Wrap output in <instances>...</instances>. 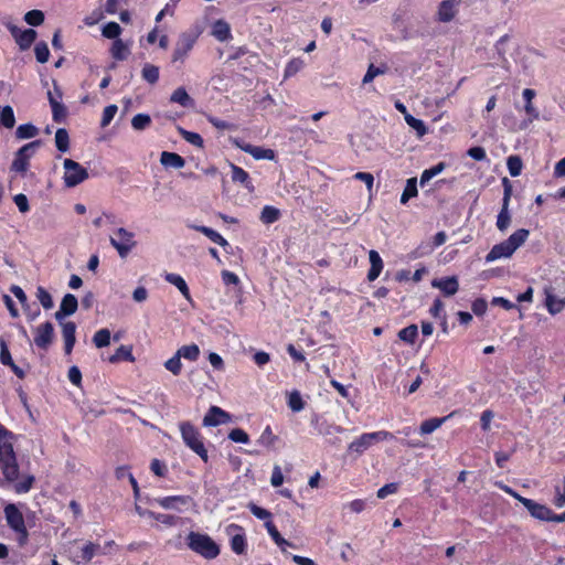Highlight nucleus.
Segmentation results:
<instances>
[{
  "label": "nucleus",
  "instance_id": "nucleus-36",
  "mask_svg": "<svg viewBox=\"0 0 565 565\" xmlns=\"http://www.w3.org/2000/svg\"><path fill=\"white\" fill-rule=\"evenodd\" d=\"M55 146L58 151L66 152L70 149L68 132L64 128H58L55 132Z\"/></svg>",
  "mask_w": 565,
  "mask_h": 565
},
{
  "label": "nucleus",
  "instance_id": "nucleus-46",
  "mask_svg": "<svg viewBox=\"0 0 565 565\" xmlns=\"http://www.w3.org/2000/svg\"><path fill=\"white\" fill-rule=\"evenodd\" d=\"M36 298L44 309L49 310L53 308L54 302L52 296L44 287L39 286L36 288Z\"/></svg>",
  "mask_w": 565,
  "mask_h": 565
},
{
  "label": "nucleus",
  "instance_id": "nucleus-57",
  "mask_svg": "<svg viewBox=\"0 0 565 565\" xmlns=\"http://www.w3.org/2000/svg\"><path fill=\"white\" fill-rule=\"evenodd\" d=\"M305 65L301 58H292L286 66L285 77H290L297 74Z\"/></svg>",
  "mask_w": 565,
  "mask_h": 565
},
{
  "label": "nucleus",
  "instance_id": "nucleus-53",
  "mask_svg": "<svg viewBox=\"0 0 565 565\" xmlns=\"http://www.w3.org/2000/svg\"><path fill=\"white\" fill-rule=\"evenodd\" d=\"M24 21L30 25L38 26L44 22V13L41 10L28 11Z\"/></svg>",
  "mask_w": 565,
  "mask_h": 565
},
{
  "label": "nucleus",
  "instance_id": "nucleus-4",
  "mask_svg": "<svg viewBox=\"0 0 565 565\" xmlns=\"http://www.w3.org/2000/svg\"><path fill=\"white\" fill-rule=\"evenodd\" d=\"M179 427L184 444L206 462L209 460L207 450L198 428L190 422H182Z\"/></svg>",
  "mask_w": 565,
  "mask_h": 565
},
{
  "label": "nucleus",
  "instance_id": "nucleus-34",
  "mask_svg": "<svg viewBox=\"0 0 565 565\" xmlns=\"http://www.w3.org/2000/svg\"><path fill=\"white\" fill-rule=\"evenodd\" d=\"M179 356L189 361H196L200 356V348L196 344L182 345L177 350Z\"/></svg>",
  "mask_w": 565,
  "mask_h": 565
},
{
  "label": "nucleus",
  "instance_id": "nucleus-21",
  "mask_svg": "<svg viewBox=\"0 0 565 565\" xmlns=\"http://www.w3.org/2000/svg\"><path fill=\"white\" fill-rule=\"evenodd\" d=\"M369 260L371 264V268L367 273V279L370 281H374L380 276L383 269V260L380 254L374 249L369 252Z\"/></svg>",
  "mask_w": 565,
  "mask_h": 565
},
{
  "label": "nucleus",
  "instance_id": "nucleus-29",
  "mask_svg": "<svg viewBox=\"0 0 565 565\" xmlns=\"http://www.w3.org/2000/svg\"><path fill=\"white\" fill-rule=\"evenodd\" d=\"M110 53L115 60L124 61L130 54V50L129 46L126 43H124L121 39H117L114 41L111 45Z\"/></svg>",
  "mask_w": 565,
  "mask_h": 565
},
{
  "label": "nucleus",
  "instance_id": "nucleus-48",
  "mask_svg": "<svg viewBox=\"0 0 565 565\" xmlns=\"http://www.w3.org/2000/svg\"><path fill=\"white\" fill-rule=\"evenodd\" d=\"M151 124V118L149 115L147 114H137L136 116H134V118L131 119V126L135 130H143L146 128H148Z\"/></svg>",
  "mask_w": 565,
  "mask_h": 565
},
{
  "label": "nucleus",
  "instance_id": "nucleus-14",
  "mask_svg": "<svg viewBox=\"0 0 565 565\" xmlns=\"http://www.w3.org/2000/svg\"><path fill=\"white\" fill-rule=\"evenodd\" d=\"M431 287L439 289L444 296L451 297L459 290V281L456 276L436 278L431 281Z\"/></svg>",
  "mask_w": 565,
  "mask_h": 565
},
{
  "label": "nucleus",
  "instance_id": "nucleus-62",
  "mask_svg": "<svg viewBox=\"0 0 565 565\" xmlns=\"http://www.w3.org/2000/svg\"><path fill=\"white\" fill-rule=\"evenodd\" d=\"M228 438L234 443L242 444H246L249 440L248 435L241 428H235L231 430V433L228 434Z\"/></svg>",
  "mask_w": 565,
  "mask_h": 565
},
{
  "label": "nucleus",
  "instance_id": "nucleus-54",
  "mask_svg": "<svg viewBox=\"0 0 565 565\" xmlns=\"http://www.w3.org/2000/svg\"><path fill=\"white\" fill-rule=\"evenodd\" d=\"M121 33V28L116 22H108L102 30L103 36L117 40Z\"/></svg>",
  "mask_w": 565,
  "mask_h": 565
},
{
  "label": "nucleus",
  "instance_id": "nucleus-44",
  "mask_svg": "<svg viewBox=\"0 0 565 565\" xmlns=\"http://www.w3.org/2000/svg\"><path fill=\"white\" fill-rule=\"evenodd\" d=\"M104 553L102 546L96 543L88 542L82 548V558L89 562L95 555Z\"/></svg>",
  "mask_w": 565,
  "mask_h": 565
},
{
  "label": "nucleus",
  "instance_id": "nucleus-6",
  "mask_svg": "<svg viewBox=\"0 0 565 565\" xmlns=\"http://www.w3.org/2000/svg\"><path fill=\"white\" fill-rule=\"evenodd\" d=\"M4 516L10 529L18 534L20 545H24L28 542L29 533L24 524L23 514L15 504L9 503L4 507Z\"/></svg>",
  "mask_w": 565,
  "mask_h": 565
},
{
  "label": "nucleus",
  "instance_id": "nucleus-43",
  "mask_svg": "<svg viewBox=\"0 0 565 565\" xmlns=\"http://www.w3.org/2000/svg\"><path fill=\"white\" fill-rule=\"evenodd\" d=\"M511 223V214L509 206H502L497 217V227L501 232H505Z\"/></svg>",
  "mask_w": 565,
  "mask_h": 565
},
{
  "label": "nucleus",
  "instance_id": "nucleus-61",
  "mask_svg": "<svg viewBox=\"0 0 565 565\" xmlns=\"http://www.w3.org/2000/svg\"><path fill=\"white\" fill-rule=\"evenodd\" d=\"M148 516L168 526L174 525L177 518L170 514L148 512Z\"/></svg>",
  "mask_w": 565,
  "mask_h": 565
},
{
  "label": "nucleus",
  "instance_id": "nucleus-41",
  "mask_svg": "<svg viewBox=\"0 0 565 565\" xmlns=\"http://www.w3.org/2000/svg\"><path fill=\"white\" fill-rule=\"evenodd\" d=\"M279 210L270 205H266L260 213V220L265 224L275 223L279 218Z\"/></svg>",
  "mask_w": 565,
  "mask_h": 565
},
{
  "label": "nucleus",
  "instance_id": "nucleus-58",
  "mask_svg": "<svg viewBox=\"0 0 565 565\" xmlns=\"http://www.w3.org/2000/svg\"><path fill=\"white\" fill-rule=\"evenodd\" d=\"M117 110H118V107L116 105H109V106L105 107V109L103 111L102 121H100V126L103 128L107 127L111 122Z\"/></svg>",
  "mask_w": 565,
  "mask_h": 565
},
{
  "label": "nucleus",
  "instance_id": "nucleus-22",
  "mask_svg": "<svg viewBox=\"0 0 565 565\" xmlns=\"http://www.w3.org/2000/svg\"><path fill=\"white\" fill-rule=\"evenodd\" d=\"M47 98L50 106L52 108V117L55 122H61L66 118L67 109L66 107L56 98L51 90L47 92Z\"/></svg>",
  "mask_w": 565,
  "mask_h": 565
},
{
  "label": "nucleus",
  "instance_id": "nucleus-50",
  "mask_svg": "<svg viewBox=\"0 0 565 565\" xmlns=\"http://www.w3.org/2000/svg\"><path fill=\"white\" fill-rule=\"evenodd\" d=\"M277 438L278 437L273 434L271 428L267 426L262 433L257 443L260 444L262 446H265L266 448H273Z\"/></svg>",
  "mask_w": 565,
  "mask_h": 565
},
{
  "label": "nucleus",
  "instance_id": "nucleus-35",
  "mask_svg": "<svg viewBox=\"0 0 565 565\" xmlns=\"http://www.w3.org/2000/svg\"><path fill=\"white\" fill-rule=\"evenodd\" d=\"M417 180L416 178H411L406 181V186L401 195V203L406 204L412 198L417 196Z\"/></svg>",
  "mask_w": 565,
  "mask_h": 565
},
{
  "label": "nucleus",
  "instance_id": "nucleus-33",
  "mask_svg": "<svg viewBox=\"0 0 565 565\" xmlns=\"http://www.w3.org/2000/svg\"><path fill=\"white\" fill-rule=\"evenodd\" d=\"M170 100L172 103H177L183 107H190L193 105V99L190 97V95L186 93V90L183 87L177 88L172 93Z\"/></svg>",
  "mask_w": 565,
  "mask_h": 565
},
{
  "label": "nucleus",
  "instance_id": "nucleus-42",
  "mask_svg": "<svg viewBox=\"0 0 565 565\" xmlns=\"http://www.w3.org/2000/svg\"><path fill=\"white\" fill-rule=\"evenodd\" d=\"M418 335V328L416 324H411L398 332V338L407 342L409 344H413Z\"/></svg>",
  "mask_w": 565,
  "mask_h": 565
},
{
  "label": "nucleus",
  "instance_id": "nucleus-7",
  "mask_svg": "<svg viewBox=\"0 0 565 565\" xmlns=\"http://www.w3.org/2000/svg\"><path fill=\"white\" fill-rule=\"evenodd\" d=\"M63 168V180L67 188H74L88 179V171L72 159H64Z\"/></svg>",
  "mask_w": 565,
  "mask_h": 565
},
{
  "label": "nucleus",
  "instance_id": "nucleus-63",
  "mask_svg": "<svg viewBox=\"0 0 565 565\" xmlns=\"http://www.w3.org/2000/svg\"><path fill=\"white\" fill-rule=\"evenodd\" d=\"M207 120L213 127H215L218 130H232L235 128V126L233 124L221 120L213 116H207Z\"/></svg>",
  "mask_w": 565,
  "mask_h": 565
},
{
  "label": "nucleus",
  "instance_id": "nucleus-16",
  "mask_svg": "<svg viewBox=\"0 0 565 565\" xmlns=\"http://www.w3.org/2000/svg\"><path fill=\"white\" fill-rule=\"evenodd\" d=\"M228 420L230 415L225 411L217 406H212L203 418V425L206 427H215L220 424H225Z\"/></svg>",
  "mask_w": 565,
  "mask_h": 565
},
{
  "label": "nucleus",
  "instance_id": "nucleus-26",
  "mask_svg": "<svg viewBox=\"0 0 565 565\" xmlns=\"http://www.w3.org/2000/svg\"><path fill=\"white\" fill-rule=\"evenodd\" d=\"M244 152L250 154L256 160L267 159V160H274L275 159V151L271 149H265L257 146H246L244 147Z\"/></svg>",
  "mask_w": 565,
  "mask_h": 565
},
{
  "label": "nucleus",
  "instance_id": "nucleus-25",
  "mask_svg": "<svg viewBox=\"0 0 565 565\" xmlns=\"http://www.w3.org/2000/svg\"><path fill=\"white\" fill-rule=\"evenodd\" d=\"M160 163L167 168L181 169L185 160L178 153L163 151L160 156Z\"/></svg>",
  "mask_w": 565,
  "mask_h": 565
},
{
  "label": "nucleus",
  "instance_id": "nucleus-32",
  "mask_svg": "<svg viewBox=\"0 0 565 565\" xmlns=\"http://www.w3.org/2000/svg\"><path fill=\"white\" fill-rule=\"evenodd\" d=\"M129 361V362H134L135 361V358L132 355V350L130 347H127V345H120L116 352L109 356V362L110 363H117L119 361Z\"/></svg>",
  "mask_w": 565,
  "mask_h": 565
},
{
  "label": "nucleus",
  "instance_id": "nucleus-13",
  "mask_svg": "<svg viewBox=\"0 0 565 565\" xmlns=\"http://www.w3.org/2000/svg\"><path fill=\"white\" fill-rule=\"evenodd\" d=\"M77 308V298L72 294H66L61 301L60 309L54 313V317L58 322H61L65 317L75 313Z\"/></svg>",
  "mask_w": 565,
  "mask_h": 565
},
{
  "label": "nucleus",
  "instance_id": "nucleus-39",
  "mask_svg": "<svg viewBox=\"0 0 565 565\" xmlns=\"http://www.w3.org/2000/svg\"><path fill=\"white\" fill-rule=\"evenodd\" d=\"M231 169H232V180L234 182H239V183L244 184L247 189L252 188L250 182H249V175L244 169H242L235 164H231Z\"/></svg>",
  "mask_w": 565,
  "mask_h": 565
},
{
  "label": "nucleus",
  "instance_id": "nucleus-30",
  "mask_svg": "<svg viewBox=\"0 0 565 565\" xmlns=\"http://www.w3.org/2000/svg\"><path fill=\"white\" fill-rule=\"evenodd\" d=\"M450 416H451V414L449 415V417ZM447 418H448V416L441 417V418L434 417V418H429L427 420H424L420 424L419 433L422 435H428V434L434 433L436 429H438L447 420Z\"/></svg>",
  "mask_w": 565,
  "mask_h": 565
},
{
  "label": "nucleus",
  "instance_id": "nucleus-2",
  "mask_svg": "<svg viewBox=\"0 0 565 565\" xmlns=\"http://www.w3.org/2000/svg\"><path fill=\"white\" fill-rule=\"evenodd\" d=\"M529 235L530 232L525 228H520L515 231L509 236L508 239L499 244H495L490 249V252L486 256V262L492 263L500 258L511 257L514 254V252L526 242Z\"/></svg>",
  "mask_w": 565,
  "mask_h": 565
},
{
  "label": "nucleus",
  "instance_id": "nucleus-31",
  "mask_svg": "<svg viewBox=\"0 0 565 565\" xmlns=\"http://www.w3.org/2000/svg\"><path fill=\"white\" fill-rule=\"evenodd\" d=\"M15 125L13 108L9 105L0 106V126L12 129Z\"/></svg>",
  "mask_w": 565,
  "mask_h": 565
},
{
  "label": "nucleus",
  "instance_id": "nucleus-1",
  "mask_svg": "<svg viewBox=\"0 0 565 565\" xmlns=\"http://www.w3.org/2000/svg\"><path fill=\"white\" fill-rule=\"evenodd\" d=\"M13 434L0 424V467L7 480L18 478L19 467L11 439Z\"/></svg>",
  "mask_w": 565,
  "mask_h": 565
},
{
  "label": "nucleus",
  "instance_id": "nucleus-5",
  "mask_svg": "<svg viewBox=\"0 0 565 565\" xmlns=\"http://www.w3.org/2000/svg\"><path fill=\"white\" fill-rule=\"evenodd\" d=\"M394 436L390 431L379 430L373 433L362 434L359 438L354 439L348 447V451L350 454H355L356 456H361L364 451H366L370 447H372L376 443L391 440Z\"/></svg>",
  "mask_w": 565,
  "mask_h": 565
},
{
  "label": "nucleus",
  "instance_id": "nucleus-56",
  "mask_svg": "<svg viewBox=\"0 0 565 565\" xmlns=\"http://www.w3.org/2000/svg\"><path fill=\"white\" fill-rule=\"evenodd\" d=\"M36 61L39 63H46L49 61L50 51L45 42H39L34 47Z\"/></svg>",
  "mask_w": 565,
  "mask_h": 565
},
{
  "label": "nucleus",
  "instance_id": "nucleus-18",
  "mask_svg": "<svg viewBox=\"0 0 565 565\" xmlns=\"http://www.w3.org/2000/svg\"><path fill=\"white\" fill-rule=\"evenodd\" d=\"M458 2L456 0H444L439 3L437 19L440 22H450L458 12Z\"/></svg>",
  "mask_w": 565,
  "mask_h": 565
},
{
  "label": "nucleus",
  "instance_id": "nucleus-8",
  "mask_svg": "<svg viewBox=\"0 0 565 565\" xmlns=\"http://www.w3.org/2000/svg\"><path fill=\"white\" fill-rule=\"evenodd\" d=\"M134 237L135 235L132 232H129L124 227H119L115 231V236H110L109 243L121 258H126L131 249L137 245Z\"/></svg>",
  "mask_w": 565,
  "mask_h": 565
},
{
  "label": "nucleus",
  "instance_id": "nucleus-15",
  "mask_svg": "<svg viewBox=\"0 0 565 565\" xmlns=\"http://www.w3.org/2000/svg\"><path fill=\"white\" fill-rule=\"evenodd\" d=\"M522 504L533 518L541 521H551L553 511L545 504L537 503L531 499L522 500Z\"/></svg>",
  "mask_w": 565,
  "mask_h": 565
},
{
  "label": "nucleus",
  "instance_id": "nucleus-37",
  "mask_svg": "<svg viewBox=\"0 0 565 565\" xmlns=\"http://www.w3.org/2000/svg\"><path fill=\"white\" fill-rule=\"evenodd\" d=\"M177 129H178V132L181 135V137L185 141H188L189 143H191L198 148H203L204 141H203V138L199 134L188 131L182 127H178Z\"/></svg>",
  "mask_w": 565,
  "mask_h": 565
},
{
  "label": "nucleus",
  "instance_id": "nucleus-64",
  "mask_svg": "<svg viewBox=\"0 0 565 565\" xmlns=\"http://www.w3.org/2000/svg\"><path fill=\"white\" fill-rule=\"evenodd\" d=\"M554 504L557 508H563L565 505V479L563 488H561L559 486L555 487Z\"/></svg>",
  "mask_w": 565,
  "mask_h": 565
},
{
  "label": "nucleus",
  "instance_id": "nucleus-59",
  "mask_svg": "<svg viewBox=\"0 0 565 565\" xmlns=\"http://www.w3.org/2000/svg\"><path fill=\"white\" fill-rule=\"evenodd\" d=\"M288 406L294 412H300L301 409H303L305 404L298 392L290 393L288 398Z\"/></svg>",
  "mask_w": 565,
  "mask_h": 565
},
{
  "label": "nucleus",
  "instance_id": "nucleus-23",
  "mask_svg": "<svg viewBox=\"0 0 565 565\" xmlns=\"http://www.w3.org/2000/svg\"><path fill=\"white\" fill-rule=\"evenodd\" d=\"M212 35L220 42L227 41L232 38L230 24L220 19L212 25Z\"/></svg>",
  "mask_w": 565,
  "mask_h": 565
},
{
  "label": "nucleus",
  "instance_id": "nucleus-11",
  "mask_svg": "<svg viewBox=\"0 0 565 565\" xmlns=\"http://www.w3.org/2000/svg\"><path fill=\"white\" fill-rule=\"evenodd\" d=\"M226 534L231 536V548L234 553L242 555L246 552V537L242 526L230 524L225 529Z\"/></svg>",
  "mask_w": 565,
  "mask_h": 565
},
{
  "label": "nucleus",
  "instance_id": "nucleus-28",
  "mask_svg": "<svg viewBox=\"0 0 565 565\" xmlns=\"http://www.w3.org/2000/svg\"><path fill=\"white\" fill-rule=\"evenodd\" d=\"M545 307L547 311L553 316L559 313L564 309L561 298H557L548 289H545Z\"/></svg>",
  "mask_w": 565,
  "mask_h": 565
},
{
  "label": "nucleus",
  "instance_id": "nucleus-38",
  "mask_svg": "<svg viewBox=\"0 0 565 565\" xmlns=\"http://www.w3.org/2000/svg\"><path fill=\"white\" fill-rule=\"evenodd\" d=\"M39 129L32 124L20 125L15 130L18 139H30L38 136Z\"/></svg>",
  "mask_w": 565,
  "mask_h": 565
},
{
  "label": "nucleus",
  "instance_id": "nucleus-20",
  "mask_svg": "<svg viewBox=\"0 0 565 565\" xmlns=\"http://www.w3.org/2000/svg\"><path fill=\"white\" fill-rule=\"evenodd\" d=\"M21 51L28 50L36 39V31L33 29H26L19 31L13 36Z\"/></svg>",
  "mask_w": 565,
  "mask_h": 565
},
{
  "label": "nucleus",
  "instance_id": "nucleus-24",
  "mask_svg": "<svg viewBox=\"0 0 565 565\" xmlns=\"http://www.w3.org/2000/svg\"><path fill=\"white\" fill-rule=\"evenodd\" d=\"M522 96L525 100L524 110L530 117L529 121L532 122L533 120H537L540 118V114L532 103L533 98L535 97V90L531 88H525L522 92Z\"/></svg>",
  "mask_w": 565,
  "mask_h": 565
},
{
  "label": "nucleus",
  "instance_id": "nucleus-47",
  "mask_svg": "<svg viewBox=\"0 0 565 565\" xmlns=\"http://www.w3.org/2000/svg\"><path fill=\"white\" fill-rule=\"evenodd\" d=\"M93 342L96 348H105L110 343V331L108 329L98 330L94 337Z\"/></svg>",
  "mask_w": 565,
  "mask_h": 565
},
{
  "label": "nucleus",
  "instance_id": "nucleus-17",
  "mask_svg": "<svg viewBox=\"0 0 565 565\" xmlns=\"http://www.w3.org/2000/svg\"><path fill=\"white\" fill-rule=\"evenodd\" d=\"M60 324L62 328V335H63L64 343H65L64 351L66 354H71L72 350L74 348V344L76 342V337H75L76 324L72 321H64V320H62L60 322Z\"/></svg>",
  "mask_w": 565,
  "mask_h": 565
},
{
  "label": "nucleus",
  "instance_id": "nucleus-9",
  "mask_svg": "<svg viewBox=\"0 0 565 565\" xmlns=\"http://www.w3.org/2000/svg\"><path fill=\"white\" fill-rule=\"evenodd\" d=\"M40 146L41 141L35 140L21 147L15 153L11 169L19 173L26 172L29 168V160L35 153Z\"/></svg>",
  "mask_w": 565,
  "mask_h": 565
},
{
  "label": "nucleus",
  "instance_id": "nucleus-27",
  "mask_svg": "<svg viewBox=\"0 0 565 565\" xmlns=\"http://www.w3.org/2000/svg\"><path fill=\"white\" fill-rule=\"evenodd\" d=\"M164 278L168 282L175 286L186 300L191 301L189 287L185 280L180 275L170 273L167 274Z\"/></svg>",
  "mask_w": 565,
  "mask_h": 565
},
{
  "label": "nucleus",
  "instance_id": "nucleus-49",
  "mask_svg": "<svg viewBox=\"0 0 565 565\" xmlns=\"http://www.w3.org/2000/svg\"><path fill=\"white\" fill-rule=\"evenodd\" d=\"M164 367H166V370L171 372L173 375H179L181 373L182 362H181V358L179 356V354L177 352L174 353V355L172 358H170L169 360H167L164 362Z\"/></svg>",
  "mask_w": 565,
  "mask_h": 565
},
{
  "label": "nucleus",
  "instance_id": "nucleus-10",
  "mask_svg": "<svg viewBox=\"0 0 565 565\" xmlns=\"http://www.w3.org/2000/svg\"><path fill=\"white\" fill-rule=\"evenodd\" d=\"M195 41L196 39L194 35L190 33H182L175 43L171 62L174 64H183L189 53L192 51Z\"/></svg>",
  "mask_w": 565,
  "mask_h": 565
},
{
  "label": "nucleus",
  "instance_id": "nucleus-55",
  "mask_svg": "<svg viewBox=\"0 0 565 565\" xmlns=\"http://www.w3.org/2000/svg\"><path fill=\"white\" fill-rule=\"evenodd\" d=\"M445 169V163L439 162L438 164L431 167L430 169L425 170L420 175V184L424 185L431 178L439 174Z\"/></svg>",
  "mask_w": 565,
  "mask_h": 565
},
{
  "label": "nucleus",
  "instance_id": "nucleus-40",
  "mask_svg": "<svg viewBox=\"0 0 565 565\" xmlns=\"http://www.w3.org/2000/svg\"><path fill=\"white\" fill-rule=\"evenodd\" d=\"M195 230L201 232L206 237H209L212 242H214L221 246L227 245V241L221 234H218L216 231H214L207 226H195Z\"/></svg>",
  "mask_w": 565,
  "mask_h": 565
},
{
  "label": "nucleus",
  "instance_id": "nucleus-52",
  "mask_svg": "<svg viewBox=\"0 0 565 565\" xmlns=\"http://www.w3.org/2000/svg\"><path fill=\"white\" fill-rule=\"evenodd\" d=\"M265 526L269 533V535L271 536V539L275 541V543L278 545V546H284V545H288L290 546L291 544L286 541L281 535L280 533L278 532V530L276 529V526L273 524L271 521H267L265 523Z\"/></svg>",
  "mask_w": 565,
  "mask_h": 565
},
{
  "label": "nucleus",
  "instance_id": "nucleus-51",
  "mask_svg": "<svg viewBox=\"0 0 565 565\" xmlns=\"http://www.w3.org/2000/svg\"><path fill=\"white\" fill-rule=\"evenodd\" d=\"M508 170L512 177H518L522 171V160L518 156H510L507 161Z\"/></svg>",
  "mask_w": 565,
  "mask_h": 565
},
{
  "label": "nucleus",
  "instance_id": "nucleus-60",
  "mask_svg": "<svg viewBox=\"0 0 565 565\" xmlns=\"http://www.w3.org/2000/svg\"><path fill=\"white\" fill-rule=\"evenodd\" d=\"M0 362L3 365L12 364L13 360L11 358V353L8 349L7 342L4 339H0Z\"/></svg>",
  "mask_w": 565,
  "mask_h": 565
},
{
  "label": "nucleus",
  "instance_id": "nucleus-12",
  "mask_svg": "<svg viewBox=\"0 0 565 565\" xmlns=\"http://www.w3.org/2000/svg\"><path fill=\"white\" fill-rule=\"evenodd\" d=\"M54 338V327L51 322H45L35 329L34 343L36 347L46 350Z\"/></svg>",
  "mask_w": 565,
  "mask_h": 565
},
{
  "label": "nucleus",
  "instance_id": "nucleus-45",
  "mask_svg": "<svg viewBox=\"0 0 565 565\" xmlns=\"http://www.w3.org/2000/svg\"><path fill=\"white\" fill-rule=\"evenodd\" d=\"M142 78L150 84H156L159 79V67L152 64H145L142 67Z\"/></svg>",
  "mask_w": 565,
  "mask_h": 565
},
{
  "label": "nucleus",
  "instance_id": "nucleus-19",
  "mask_svg": "<svg viewBox=\"0 0 565 565\" xmlns=\"http://www.w3.org/2000/svg\"><path fill=\"white\" fill-rule=\"evenodd\" d=\"M190 500L191 499L189 497L173 495V497L159 498L156 501L163 509L179 511L180 505H186L190 502Z\"/></svg>",
  "mask_w": 565,
  "mask_h": 565
},
{
  "label": "nucleus",
  "instance_id": "nucleus-3",
  "mask_svg": "<svg viewBox=\"0 0 565 565\" xmlns=\"http://www.w3.org/2000/svg\"><path fill=\"white\" fill-rule=\"evenodd\" d=\"M186 540L193 552L207 559H213L220 554L218 545L206 534L190 532Z\"/></svg>",
  "mask_w": 565,
  "mask_h": 565
}]
</instances>
